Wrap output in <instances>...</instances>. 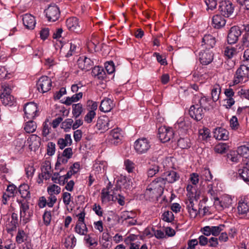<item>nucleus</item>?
<instances>
[{
	"label": "nucleus",
	"mask_w": 249,
	"mask_h": 249,
	"mask_svg": "<svg viewBox=\"0 0 249 249\" xmlns=\"http://www.w3.org/2000/svg\"><path fill=\"white\" fill-rule=\"evenodd\" d=\"M66 47L69 49L68 52L66 54V56L67 57L75 54L79 49V47L75 43L71 42L67 44Z\"/></svg>",
	"instance_id": "38"
},
{
	"label": "nucleus",
	"mask_w": 249,
	"mask_h": 249,
	"mask_svg": "<svg viewBox=\"0 0 249 249\" xmlns=\"http://www.w3.org/2000/svg\"><path fill=\"white\" fill-rule=\"evenodd\" d=\"M216 43L215 38L211 35H206L202 40V46L206 49L210 50L213 47Z\"/></svg>",
	"instance_id": "20"
},
{
	"label": "nucleus",
	"mask_w": 249,
	"mask_h": 249,
	"mask_svg": "<svg viewBox=\"0 0 249 249\" xmlns=\"http://www.w3.org/2000/svg\"><path fill=\"white\" fill-rule=\"evenodd\" d=\"M227 145L224 143H219L214 147V151L218 153L222 154L225 153L227 150Z\"/></svg>",
	"instance_id": "55"
},
{
	"label": "nucleus",
	"mask_w": 249,
	"mask_h": 249,
	"mask_svg": "<svg viewBox=\"0 0 249 249\" xmlns=\"http://www.w3.org/2000/svg\"><path fill=\"white\" fill-rule=\"evenodd\" d=\"M189 113L191 118L197 121L201 120L204 114L203 109L195 104L191 106Z\"/></svg>",
	"instance_id": "13"
},
{
	"label": "nucleus",
	"mask_w": 249,
	"mask_h": 249,
	"mask_svg": "<svg viewBox=\"0 0 249 249\" xmlns=\"http://www.w3.org/2000/svg\"><path fill=\"white\" fill-rule=\"evenodd\" d=\"M224 94L226 96V98L224 100L226 103L225 106L227 108H230L235 103L234 99L233 98L234 92L232 89L228 88L225 89Z\"/></svg>",
	"instance_id": "19"
},
{
	"label": "nucleus",
	"mask_w": 249,
	"mask_h": 249,
	"mask_svg": "<svg viewBox=\"0 0 249 249\" xmlns=\"http://www.w3.org/2000/svg\"><path fill=\"white\" fill-rule=\"evenodd\" d=\"M209 99L205 97H199L196 96L194 99L193 103L196 104L201 108L205 110L208 107L207 105L209 104Z\"/></svg>",
	"instance_id": "31"
},
{
	"label": "nucleus",
	"mask_w": 249,
	"mask_h": 249,
	"mask_svg": "<svg viewBox=\"0 0 249 249\" xmlns=\"http://www.w3.org/2000/svg\"><path fill=\"white\" fill-rule=\"evenodd\" d=\"M36 128V123L31 120L25 123L24 129L27 133H31L35 132Z\"/></svg>",
	"instance_id": "37"
},
{
	"label": "nucleus",
	"mask_w": 249,
	"mask_h": 249,
	"mask_svg": "<svg viewBox=\"0 0 249 249\" xmlns=\"http://www.w3.org/2000/svg\"><path fill=\"white\" fill-rule=\"evenodd\" d=\"M163 177L165 183L166 182L173 183L178 180L179 178V175L174 171H169L163 173L162 175Z\"/></svg>",
	"instance_id": "21"
},
{
	"label": "nucleus",
	"mask_w": 249,
	"mask_h": 249,
	"mask_svg": "<svg viewBox=\"0 0 249 249\" xmlns=\"http://www.w3.org/2000/svg\"><path fill=\"white\" fill-rule=\"evenodd\" d=\"M19 204L20 221L27 223L33 215V211L29 208V203L26 200H18Z\"/></svg>",
	"instance_id": "3"
},
{
	"label": "nucleus",
	"mask_w": 249,
	"mask_h": 249,
	"mask_svg": "<svg viewBox=\"0 0 249 249\" xmlns=\"http://www.w3.org/2000/svg\"><path fill=\"white\" fill-rule=\"evenodd\" d=\"M221 0H205V2L207 6V10H214L216 8L217 3L220 4Z\"/></svg>",
	"instance_id": "47"
},
{
	"label": "nucleus",
	"mask_w": 249,
	"mask_h": 249,
	"mask_svg": "<svg viewBox=\"0 0 249 249\" xmlns=\"http://www.w3.org/2000/svg\"><path fill=\"white\" fill-rule=\"evenodd\" d=\"M83 96V93L81 92H79L78 93L75 94L73 95L71 97H68L65 100L64 103L66 105H70L73 102H77L79 99L82 98Z\"/></svg>",
	"instance_id": "41"
},
{
	"label": "nucleus",
	"mask_w": 249,
	"mask_h": 249,
	"mask_svg": "<svg viewBox=\"0 0 249 249\" xmlns=\"http://www.w3.org/2000/svg\"><path fill=\"white\" fill-rule=\"evenodd\" d=\"M43 221L46 225H49L51 222L52 216L50 211H45L43 215Z\"/></svg>",
	"instance_id": "61"
},
{
	"label": "nucleus",
	"mask_w": 249,
	"mask_h": 249,
	"mask_svg": "<svg viewBox=\"0 0 249 249\" xmlns=\"http://www.w3.org/2000/svg\"><path fill=\"white\" fill-rule=\"evenodd\" d=\"M198 56L200 63L204 65L211 63L213 59V53L208 49L200 52Z\"/></svg>",
	"instance_id": "15"
},
{
	"label": "nucleus",
	"mask_w": 249,
	"mask_h": 249,
	"mask_svg": "<svg viewBox=\"0 0 249 249\" xmlns=\"http://www.w3.org/2000/svg\"><path fill=\"white\" fill-rule=\"evenodd\" d=\"M216 205H218L221 209L229 207L232 203V199L229 196H223L221 200L216 201Z\"/></svg>",
	"instance_id": "30"
},
{
	"label": "nucleus",
	"mask_w": 249,
	"mask_h": 249,
	"mask_svg": "<svg viewBox=\"0 0 249 249\" xmlns=\"http://www.w3.org/2000/svg\"><path fill=\"white\" fill-rule=\"evenodd\" d=\"M48 192L49 195H57L60 193L61 188L58 186L53 184L48 187Z\"/></svg>",
	"instance_id": "53"
},
{
	"label": "nucleus",
	"mask_w": 249,
	"mask_h": 249,
	"mask_svg": "<svg viewBox=\"0 0 249 249\" xmlns=\"http://www.w3.org/2000/svg\"><path fill=\"white\" fill-rule=\"evenodd\" d=\"M77 65L80 69L89 71L92 68L93 63L90 58L85 56H81L77 60Z\"/></svg>",
	"instance_id": "18"
},
{
	"label": "nucleus",
	"mask_w": 249,
	"mask_h": 249,
	"mask_svg": "<svg viewBox=\"0 0 249 249\" xmlns=\"http://www.w3.org/2000/svg\"><path fill=\"white\" fill-rule=\"evenodd\" d=\"M123 137L121 129L117 128L111 131L108 140L111 143L118 145L122 142Z\"/></svg>",
	"instance_id": "14"
},
{
	"label": "nucleus",
	"mask_w": 249,
	"mask_h": 249,
	"mask_svg": "<svg viewBox=\"0 0 249 249\" xmlns=\"http://www.w3.org/2000/svg\"><path fill=\"white\" fill-rule=\"evenodd\" d=\"M186 204L190 217L195 218L198 213V211L196 206L197 204V200H195L194 201V199L191 198L186 201Z\"/></svg>",
	"instance_id": "16"
},
{
	"label": "nucleus",
	"mask_w": 249,
	"mask_h": 249,
	"mask_svg": "<svg viewBox=\"0 0 249 249\" xmlns=\"http://www.w3.org/2000/svg\"><path fill=\"white\" fill-rule=\"evenodd\" d=\"M159 137L162 142H169L173 138L174 132L172 128L161 126L159 128Z\"/></svg>",
	"instance_id": "6"
},
{
	"label": "nucleus",
	"mask_w": 249,
	"mask_h": 249,
	"mask_svg": "<svg viewBox=\"0 0 249 249\" xmlns=\"http://www.w3.org/2000/svg\"><path fill=\"white\" fill-rule=\"evenodd\" d=\"M151 142L148 139L142 137L137 140L134 144V149L138 154H143L147 152L151 148Z\"/></svg>",
	"instance_id": "4"
},
{
	"label": "nucleus",
	"mask_w": 249,
	"mask_h": 249,
	"mask_svg": "<svg viewBox=\"0 0 249 249\" xmlns=\"http://www.w3.org/2000/svg\"><path fill=\"white\" fill-rule=\"evenodd\" d=\"M165 184V181L162 176L157 178L148 186L146 193L148 194V192L153 191V194H160L164 188Z\"/></svg>",
	"instance_id": "5"
},
{
	"label": "nucleus",
	"mask_w": 249,
	"mask_h": 249,
	"mask_svg": "<svg viewBox=\"0 0 249 249\" xmlns=\"http://www.w3.org/2000/svg\"><path fill=\"white\" fill-rule=\"evenodd\" d=\"M224 225H219L217 226H211L212 235L213 236H217L223 231Z\"/></svg>",
	"instance_id": "54"
},
{
	"label": "nucleus",
	"mask_w": 249,
	"mask_h": 249,
	"mask_svg": "<svg viewBox=\"0 0 249 249\" xmlns=\"http://www.w3.org/2000/svg\"><path fill=\"white\" fill-rule=\"evenodd\" d=\"M27 142L31 149H36L40 145L41 138L36 135L32 134L28 139Z\"/></svg>",
	"instance_id": "23"
},
{
	"label": "nucleus",
	"mask_w": 249,
	"mask_h": 249,
	"mask_svg": "<svg viewBox=\"0 0 249 249\" xmlns=\"http://www.w3.org/2000/svg\"><path fill=\"white\" fill-rule=\"evenodd\" d=\"M237 210L239 214H246L249 211V203L247 200L241 199L238 202Z\"/></svg>",
	"instance_id": "32"
},
{
	"label": "nucleus",
	"mask_w": 249,
	"mask_h": 249,
	"mask_svg": "<svg viewBox=\"0 0 249 249\" xmlns=\"http://www.w3.org/2000/svg\"><path fill=\"white\" fill-rule=\"evenodd\" d=\"M114 124V122L110 121L107 118L101 119L98 120L97 125L99 127V129L103 130H107L109 128H111Z\"/></svg>",
	"instance_id": "26"
},
{
	"label": "nucleus",
	"mask_w": 249,
	"mask_h": 249,
	"mask_svg": "<svg viewBox=\"0 0 249 249\" xmlns=\"http://www.w3.org/2000/svg\"><path fill=\"white\" fill-rule=\"evenodd\" d=\"M0 99L2 103L5 106H11L14 102V98L11 94L4 95L3 94H1Z\"/></svg>",
	"instance_id": "39"
},
{
	"label": "nucleus",
	"mask_w": 249,
	"mask_h": 249,
	"mask_svg": "<svg viewBox=\"0 0 249 249\" xmlns=\"http://www.w3.org/2000/svg\"><path fill=\"white\" fill-rule=\"evenodd\" d=\"M10 73H8L4 67L0 66V79H6L10 78Z\"/></svg>",
	"instance_id": "58"
},
{
	"label": "nucleus",
	"mask_w": 249,
	"mask_h": 249,
	"mask_svg": "<svg viewBox=\"0 0 249 249\" xmlns=\"http://www.w3.org/2000/svg\"><path fill=\"white\" fill-rule=\"evenodd\" d=\"M96 115L95 112L93 110H90L88 112L84 118L85 121L88 123H90Z\"/></svg>",
	"instance_id": "63"
},
{
	"label": "nucleus",
	"mask_w": 249,
	"mask_h": 249,
	"mask_svg": "<svg viewBox=\"0 0 249 249\" xmlns=\"http://www.w3.org/2000/svg\"><path fill=\"white\" fill-rule=\"evenodd\" d=\"M57 143L61 149H64L67 146H70L72 144V139L71 135L69 134H65L64 138L58 139Z\"/></svg>",
	"instance_id": "27"
},
{
	"label": "nucleus",
	"mask_w": 249,
	"mask_h": 249,
	"mask_svg": "<svg viewBox=\"0 0 249 249\" xmlns=\"http://www.w3.org/2000/svg\"><path fill=\"white\" fill-rule=\"evenodd\" d=\"M72 114L75 118H77L82 113L83 108L82 104L78 103L72 105Z\"/></svg>",
	"instance_id": "40"
},
{
	"label": "nucleus",
	"mask_w": 249,
	"mask_h": 249,
	"mask_svg": "<svg viewBox=\"0 0 249 249\" xmlns=\"http://www.w3.org/2000/svg\"><path fill=\"white\" fill-rule=\"evenodd\" d=\"M45 13L48 20L54 22L59 18L60 12L57 6L50 5L46 9Z\"/></svg>",
	"instance_id": "12"
},
{
	"label": "nucleus",
	"mask_w": 249,
	"mask_h": 249,
	"mask_svg": "<svg viewBox=\"0 0 249 249\" xmlns=\"http://www.w3.org/2000/svg\"><path fill=\"white\" fill-rule=\"evenodd\" d=\"M76 240L73 235H70L66 239L64 242V245L66 248H72L75 246L76 244Z\"/></svg>",
	"instance_id": "45"
},
{
	"label": "nucleus",
	"mask_w": 249,
	"mask_h": 249,
	"mask_svg": "<svg viewBox=\"0 0 249 249\" xmlns=\"http://www.w3.org/2000/svg\"><path fill=\"white\" fill-rule=\"evenodd\" d=\"M29 189V186L26 184H23L20 185L18 188V192L22 197L24 198L30 197V193Z\"/></svg>",
	"instance_id": "35"
},
{
	"label": "nucleus",
	"mask_w": 249,
	"mask_h": 249,
	"mask_svg": "<svg viewBox=\"0 0 249 249\" xmlns=\"http://www.w3.org/2000/svg\"><path fill=\"white\" fill-rule=\"evenodd\" d=\"M27 235L25 232L22 230H19L16 236V241L18 244L23 243L26 240Z\"/></svg>",
	"instance_id": "50"
},
{
	"label": "nucleus",
	"mask_w": 249,
	"mask_h": 249,
	"mask_svg": "<svg viewBox=\"0 0 249 249\" xmlns=\"http://www.w3.org/2000/svg\"><path fill=\"white\" fill-rule=\"evenodd\" d=\"M213 136L218 140H227L228 139L229 132L224 128H216L213 132Z\"/></svg>",
	"instance_id": "24"
},
{
	"label": "nucleus",
	"mask_w": 249,
	"mask_h": 249,
	"mask_svg": "<svg viewBox=\"0 0 249 249\" xmlns=\"http://www.w3.org/2000/svg\"><path fill=\"white\" fill-rule=\"evenodd\" d=\"M238 173L241 178L245 182H249V169L244 167L238 170Z\"/></svg>",
	"instance_id": "46"
},
{
	"label": "nucleus",
	"mask_w": 249,
	"mask_h": 249,
	"mask_svg": "<svg viewBox=\"0 0 249 249\" xmlns=\"http://www.w3.org/2000/svg\"><path fill=\"white\" fill-rule=\"evenodd\" d=\"M73 121L71 119H67L62 123V128L67 131V129H69L72 127Z\"/></svg>",
	"instance_id": "57"
},
{
	"label": "nucleus",
	"mask_w": 249,
	"mask_h": 249,
	"mask_svg": "<svg viewBox=\"0 0 249 249\" xmlns=\"http://www.w3.org/2000/svg\"><path fill=\"white\" fill-rule=\"evenodd\" d=\"M78 220L75 227V231L80 235H86L88 232V228L84 222L85 213L83 211L77 215Z\"/></svg>",
	"instance_id": "8"
},
{
	"label": "nucleus",
	"mask_w": 249,
	"mask_h": 249,
	"mask_svg": "<svg viewBox=\"0 0 249 249\" xmlns=\"http://www.w3.org/2000/svg\"><path fill=\"white\" fill-rule=\"evenodd\" d=\"M23 23L28 29H33L36 25L35 18L31 14H26L23 16Z\"/></svg>",
	"instance_id": "22"
},
{
	"label": "nucleus",
	"mask_w": 249,
	"mask_h": 249,
	"mask_svg": "<svg viewBox=\"0 0 249 249\" xmlns=\"http://www.w3.org/2000/svg\"><path fill=\"white\" fill-rule=\"evenodd\" d=\"M36 87L39 92L41 93L46 92L51 89L52 81L49 77L43 76L38 79Z\"/></svg>",
	"instance_id": "7"
},
{
	"label": "nucleus",
	"mask_w": 249,
	"mask_h": 249,
	"mask_svg": "<svg viewBox=\"0 0 249 249\" xmlns=\"http://www.w3.org/2000/svg\"><path fill=\"white\" fill-rule=\"evenodd\" d=\"M218 10L225 17H229L233 12L234 8L230 1H222L220 3Z\"/></svg>",
	"instance_id": "10"
},
{
	"label": "nucleus",
	"mask_w": 249,
	"mask_h": 249,
	"mask_svg": "<svg viewBox=\"0 0 249 249\" xmlns=\"http://www.w3.org/2000/svg\"><path fill=\"white\" fill-rule=\"evenodd\" d=\"M162 219L166 222H170L174 220V217L172 212L167 211L164 212L162 215Z\"/></svg>",
	"instance_id": "56"
},
{
	"label": "nucleus",
	"mask_w": 249,
	"mask_h": 249,
	"mask_svg": "<svg viewBox=\"0 0 249 249\" xmlns=\"http://www.w3.org/2000/svg\"><path fill=\"white\" fill-rule=\"evenodd\" d=\"M199 139L206 140L210 137V131L207 128L204 127L199 130Z\"/></svg>",
	"instance_id": "51"
},
{
	"label": "nucleus",
	"mask_w": 249,
	"mask_h": 249,
	"mask_svg": "<svg viewBox=\"0 0 249 249\" xmlns=\"http://www.w3.org/2000/svg\"><path fill=\"white\" fill-rule=\"evenodd\" d=\"M66 23L68 29L71 31L78 33L81 31L79 20L76 18L71 17L68 18Z\"/></svg>",
	"instance_id": "17"
},
{
	"label": "nucleus",
	"mask_w": 249,
	"mask_h": 249,
	"mask_svg": "<svg viewBox=\"0 0 249 249\" xmlns=\"http://www.w3.org/2000/svg\"><path fill=\"white\" fill-rule=\"evenodd\" d=\"M208 193L213 197L214 202L216 203V201H219V198L216 196V191L213 189V184H209L208 186Z\"/></svg>",
	"instance_id": "62"
},
{
	"label": "nucleus",
	"mask_w": 249,
	"mask_h": 249,
	"mask_svg": "<svg viewBox=\"0 0 249 249\" xmlns=\"http://www.w3.org/2000/svg\"><path fill=\"white\" fill-rule=\"evenodd\" d=\"M25 142V139L23 138H18L14 142V144L17 148L19 149L24 147Z\"/></svg>",
	"instance_id": "60"
},
{
	"label": "nucleus",
	"mask_w": 249,
	"mask_h": 249,
	"mask_svg": "<svg viewBox=\"0 0 249 249\" xmlns=\"http://www.w3.org/2000/svg\"><path fill=\"white\" fill-rule=\"evenodd\" d=\"M212 23L215 28L219 29L225 26V19L219 15H215L213 17Z\"/></svg>",
	"instance_id": "29"
},
{
	"label": "nucleus",
	"mask_w": 249,
	"mask_h": 249,
	"mask_svg": "<svg viewBox=\"0 0 249 249\" xmlns=\"http://www.w3.org/2000/svg\"><path fill=\"white\" fill-rule=\"evenodd\" d=\"M24 118L29 120L34 119L37 115V107L33 102L28 103L24 107Z\"/></svg>",
	"instance_id": "9"
},
{
	"label": "nucleus",
	"mask_w": 249,
	"mask_h": 249,
	"mask_svg": "<svg viewBox=\"0 0 249 249\" xmlns=\"http://www.w3.org/2000/svg\"><path fill=\"white\" fill-rule=\"evenodd\" d=\"M242 62L237 70L234 75V84L245 82L249 77V62Z\"/></svg>",
	"instance_id": "1"
},
{
	"label": "nucleus",
	"mask_w": 249,
	"mask_h": 249,
	"mask_svg": "<svg viewBox=\"0 0 249 249\" xmlns=\"http://www.w3.org/2000/svg\"><path fill=\"white\" fill-rule=\"evenodd\" d=\"M242 32L240 28L237 26H234L231 28L227 36V41L229 44H234L238 40L241 36Z\"/></svg>",
	"instance_id": "11"
},
{
	"label": "nucleus",
	"mask_w": 249,
	"mask_h": 249,
	"mask_svg": "<svg viewBox=\"0 0 249 249\" xmlns=\"http://www.w3.org/2000/svg\"><path fill=\"white\" fill-rule=\"evenodd\" d=\"M51 166L49 161L44 162L41 166V175L45 180L49 179L51 175Z\"/></svg>",
	"instance_id": "28"
},
{
	"label": "nucleus",
	"mask_w": 249,
	"mask_h": 249,
	"mask_svg": "<svg viewBox=\"0 0 249 249\" xmlns=\"http://www.w3.org/2000/svg\"><path fill=\"white\" fill-rule=\"evenodd\" d=\"M221 92V87L219 85H217L214 86L212 90V99L214 102L217 101L219 98Z\"/></svg>",
	"instance_id": "42"
},
{
	"label": "nucleus",
	"mask_w": 249,
	"mask_h": 249,
	"mask_svg": "<svg viewBox=\"0 0 249 249\" xmlns=\"http://www.w3.org/2000/svg\"><path fill=\"white\" fill-rule=\"evenodd\" d=\"M91 74L99 80L103 79L106 76V73L103 68L99 67H95L92 70Z\"/></svg>",
	"instance_id": "33"
},
{
	"label": "nucleus",
	"mask_w": 249,
	"mask_h": 249,
	"mask_svg": "<svg viewBox=\"0 0 249 249\" xmlns=\"http://www.w3.org/2000/svg\"><path fill=\"white\" fill-rule=\"evenodd\" d=\"M237 152L243 157L245 159L249 158V144L246 145H242L237 149Z\"/></svg>",
	"instance_id": "36"
},
{
	"label": "nucleus",
	"mask_w": 249,
	"mask_h": 249,
	"mask_svg": "<svg viewBox=\"0 0 249 249\" xmlns=\"http://www.w3.org/2000/svg\"><path fill=\"white\" fill-rule=\"evenodd\" d=\"M69 159L67 158L66 157H65L61 155V156H59L58 157L56 163V167L58 166L59 165L62 164H66L67 163L68 160Z\"/></svg>",
	"instance_id": "64"
},
{
	"label": "nucleus",
	"mask_w": 249,
	"mask_h": 249,
	"mask_svg": "<svg viewBox=\"0 0 249 249\" xmlns=\"http://www.w3.org/2000/svg\"><path fill=\"white\" fill-rule=\"evenodd\" d=\"M212 175L209 169L205 168L201 171V178L206 181H210L212 179Z\"/></svg>",
	"instance_id": "49"
},
{
	"label": "nucleus",
	"mask_w": 249,
	"mask_h": 249,
	"mask_svg": "<svg viewBox=\"0 0 249 249\" xmlns=\"http://www.w3.org/2000/svg\"><path fill=\"white\" fill-rule=\"evenodd\" d=\"M236 53V50L232 47H227L224 51L225 55L229 58L232 57Z\"/></svg>",
	"instance_id": "59"
},
{
	"label": "nucleus",
	"mask_w": 249,
	"mask_h": 249,
	"mask_svg": "<svg viewBox=\"0 0 249 249\" xmlns=\"http://www.w3.org/2000/svg\"><path fill=\"white\" fill-rule=\"evenodd\" d=\"M112 187L109 182L107 188L102 190L101 198L103 202L116 201L118 197L120 196L117 187L114 188L113 189H111Z\"/></svg>",
	"instance_id": "2"
},
{
	"label": "nucleus",
	"mask_w": 249,
	"mask_h": 249,
	"mask_svg": "<svg viewBox=\"0 0 249 249\" xmlns=\"http://www.w3.org/2000/svg\"><path fill=\"white\" fill-rule=\"evenodd\" d=\"M12 220L10 223L6 225V230L8 232L14 231L18 224V215L16 213H13L12 214Z\"/></svg>",
	"instance_id": "34"
},
{
	"label": "nucleus",
	"mask_w": 249,
	"mask_h": 249,
	"mask_svg": "<svg viewBox=\"0 0 249 249\" xmlns=\"http://www.w3.org/2000/svg\"><path fill=\"white\" fill-rule=\"evenodd\" d=\"M114 107V104L112 101L108 98H105L101 101L100 106V110L104 112L110 111Z\"/></svg>",
	"instance_id": "25"
},
{
	"label": "nucleus",
	"mask_w": 249,
	"mask_h": 249,
	"mask_svg": "<svg viewBox=\"0 0 249 249\" xmlns=\"http://www.w3.org/2000/svg\"><path fill=\"white\" fill-rule=\"evenodd\" d=\"M124 166L125 169L129 173H133L135 168V164L129 159L125 160L124 161Z\"/></svg>",
	"instance_id": "44"
},
{
	"label": "nucleus",
	"mask_w": 249,
	"mask_h": 249,
	"mask_svg": "<svg viewBox=\"0 0 249 249\" xmlns=\"http://www.w3.org/2000/svg\"><path fill=\"white\" fill-rule=\"evenodd\" d=\"M240 157L238 153H236L235 152H231L227 155L228 161H230L235 163L238 162Z\"/></svg>",
	"instance_id": "52"
},
{
	"label": "nucleus",
	"mask_w": 249,
	"mask_h": 249,
	"mask_svg": "<svg viewBox=\"0 0 249 249\" xmlns=\"http://www.w3.org/2000/svg\"><path fill=\"white\" fill-rule=\"evenodd\" d=\"M189 141L187 138H180L178 141V145L180 148L186 149L190 147Z\"/></svg>",
	"instance_id": "48"
},
{
	"label": "nucleus",
	"mask_w": 249,
	"mask_h": 249,
	"mask_svg": "<svg viewBox=\"0 0 249 249\" xmlns=\"http://www.w3.org/2000/svg\"><path fill=\"white\" fill-rule=\"evenodd\" d=\"M160 167L157 164L151 165L147 171V175L148 177H152L159 171Z\"/></svg>",
	"instance_id": "43"
}]
</instances>
